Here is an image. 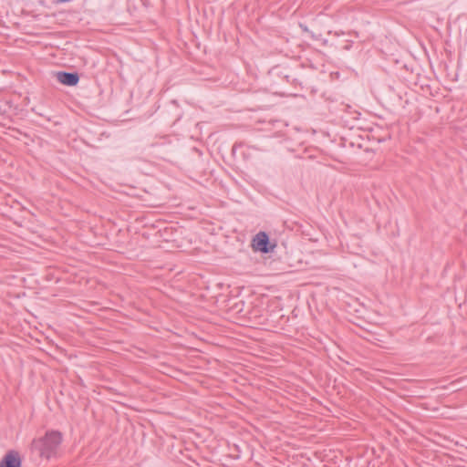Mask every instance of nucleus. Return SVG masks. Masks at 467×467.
I'll list each match as a JSON object with an SVG mask.
<instances>
[{"instance_id": "2", "label": "nucleus", "mask_w": 467, "mask_h": 467, "mask_svg": "<svg viewBox=\"0 0 467 467\" xmlns=\"http://www.w3.org/2000/svg\"><path fill=\"white\" fill-rule=\"evenodd\" d=\"M269 237L265 232H259L252 240V247L256 252L268 253Z\"/></svg>"}, {"instance_id": "1", "label": "nucleus", "mask_w": 467, "mask_h": 467, "mask_svg": "<svg viewBox=\"0 0 467 467\" xmlns=\"http://www.w3.org/2000/svg\"><path fill=\"white\" fill-rule=\"evenodd\" d=\"M62 441L61 433L58 431H47L44 437L35 439L32 441L33 450L38 451L39 455L46 459L57 456V450Z\"/></svg>"}, {"instance_id": "3", "label": "nucleus", "mask_w": 467, "mask_h": 467, "mask_svg": "<svg viewBox=\"0 0 467 467\" xmlns=\"http://www.w3.org/2000/svg\"><path fill=\"white\" fill-rule=\"evenodd\" d=\"M0 467H21L18 453L13 451L7 452L0 462Z\"/></svg>"}, {"instance_id": "4", "label": "nucleus", "mask_w": 467, "mask_h": 467, "mask_svg": "<svg viewBox=\"0 0 467 467\" xmlns=\"http://www.w3.org/2000/svg\"><path fill=\"white\" fill-rule=\"evenodd\" d=\"M57 79L63 85L75 86L78 82V75L77 73L58 72Z\"/></svg>"}]
</instances>
